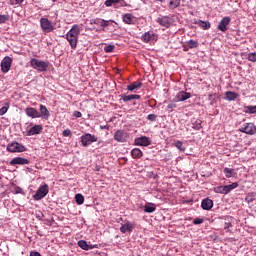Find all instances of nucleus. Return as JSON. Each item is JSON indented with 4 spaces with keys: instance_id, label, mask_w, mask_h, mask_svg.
I'll list each match as a JSON object with an SVG mask.
<instances>
[{
    "instance_id": "obj_14",
    "label": "nucleus",
    "mask_w": 256,
    "mask_h": 256,
    "mask_svg": "<svg viewBox=\"0 0 256 256\" xmlns=\"http://www.w3.org/2000/svg\"><path fill=\"white\" fill-rule=\"evenodd\" d=\"M229 23H231V18L227 16L224 17L218 25V30L222 31V33H225V31H227V26L229 25Z\"/></svg>"
},
{
    "instance_id": "obj_27",
    "label": "nucleus",
    "mask_w": 256,
    "mask_h": 256,
    "mask_svg": "<svg viewBox=\"0 0 256 256\" xmlns=\"http://www.w3.org/2000/svg\"><path fill=\"white\" fill-rule=\"evenodd\" d=\"M131 155L133 159H141V157H143V151H141L139 148H133Z\"/></svg>"
},
{
    "instance_id": "obj_23",
    "label": "nucleus",
    "mask_w": 256,
    "mask_h": 256,
    "mask_svg": "<svg viewBox=\"0 0 256 256\" xmlns=\"http://www.w3.org/2000/svg\"><path fill=\"white\" fill-rule=\"evenodd\" d=\"M142 86H143V83L141 81H136V82H133L130 85H128L127 90L128 91H135L137 89H141Z\"/></svg>"
},
{
    "instance_id": "obj_50",
    "label": "nucleus",
    "mask_w": 256,
    "mask_h": 256,
    "mask_svg": "<svg viewBox=\"0 0 256 256\" xmlns=\"http://www.w3.org/2000/svg\"><path fill=\"white\" fill-rule=\"evenodd\" d=\"M30 256H41V253H39L37 251H32V252H30Z\"/></svg>"
},
{
    "instance_id": "obj_42",
    "label": "nucleus",
    "mask_w": 256,
    "mask_h": 256,
    "mask_svg": "<svg viewBox=\"0 0 256 256\" xmlns=\"http://www.w3.org/2000/svg\"><path fill=\"white\" fill-rule=\"evenodd\" d=\"M7 111H9V106H3V107L0 109V116L5 115V113H7Z\"/></svg>"
},
{
    "instance_id": "obj_49",
    "label": "nucleus",
    "mask_w": 256,
    "mask_h": 256,
    "mask_svg": "<svg viewBox=\"0 0 256 256\" xmlns=\"http://www.w3.org/2000/svg\"><path fill=\"white\" fill-rule=\"evenodd\" d=\"M120 7H131V5H129L128 3H126L125 0H122L121 2H119Z\"/></svg>"
},
{
    "instance_id": "obj_41",
    "label": "nucleus",
    "mask_w": 256,
    "mask_h": 256,
    "mask_svg": "<svg viewBox=\"0 0 256 256\" xmlns=\"http://www.w3.org/2000/svg\"><path fill=\"white\" fill-rule=\"evenodd\" d=\"M174 147H177L179 151H185V149H183V142L181 141L175 142Z\"/></svg>"
},
{
    "instance_id": "obj_16",
    "label": "nucleus",
    "mask_w": 256,
    "mask_h": 256,
    "mask_svg": "<svg viewBox=\"0 0 256 256\" xmlns=\"http://www.w3.org/2000/svg\"><path fill=\"white\" fill-rule=\"evenodd\" d=\"M122 21L126 25H134L135 24V16L131 13H126L122 16Z\"/></svg>"
},
{
    "instance_id": "obj_28",
    "label": "nucleus",
    "mask_w": 256,
    "mask_h": 256,
    "mask_svg": "<svg viewBox=\"0 0 256 256\" xmlns=\"http://www.w3.org/2000/svg\"><path fill=\"white\" fill-rule=\"evenodd\" d=\"M237 97H239V94L233 92V91H227L225 93V99L227 101H235V99H237Z\"/></svg>"
},
{
    "instance_id": "obj_34",
    "label": "nucleus",
    "mask_w": 256,
    "mask_h": 256,
    "mask_svg": "<svg viewBox=\"0 0 256 256\" xmlns=\"http://www.w3.org/2000/svg\"><path fill=\"white\" fill-rule=\"evenodd\" d=\"M121 1H123V0H106L105 2H104V5L106 6V7H113V5H119V3H121Z\"/></svg>"
},
{
    "instance_id": "obj_38",
    "label": "nucleus",
    "mask_w": 256,
    "mask_h": 256,
    "mask_svg": "<svg viewBox=\"0 0 256 256\" xmlns=\"http://www.w3.org/2000/svg\"><path fill=\"white\" fill-rule=\"evenodd\" d=\"M7 21H9V15L0 14V25H3V23H7Z\"/></svg>"
},
{
    "instance_id": "obj_53",
    "label": "nucleus",
    "mask_w": 256,
    "mask_h": 256,
    "mask_svg": "<svg viewBox=\"0 0 256 256\" xmlns=\"http://www.w3.org/2000/svg\"><path fill=\"white\" fill-rule=\"evenodd\" d=\"M167 107H168V109H172V108H173V105H172V104H169Z\"/></svg>"
},
{
    "instance_id": "obj_31",
    "label": "nucleus",
    "mask_w": 256,
    "mask_h": 256,
    "mask_svg": "<svg viewBox=\"0 0 256 256\" xmlns=\"http://www.w3.org/2000/svg\"><path fill=\"white\" fill-rule=\"evenodd\" d=\"M223 173L227 179H231L235 175V170L231 168H224Z\"/></svg>"
},
{
    "instance_id": "obj_48",
    "label": "nucleus",
    "mask_w": 256,
    "mask_h": 256,
    "mask_svg": "<svg viewBox=\"0 0 256 256\" xmlns=\"http://www.w3.org/2000/svg\"><path fill=\"white\" fill-rule=\"evenodd\" d=\"M73 117H76V119H79L80 117H83V114H81L80 111H75V112L73 113Z\"/></svg>"
},
{
    "instance_id": "obj_52",
    "label": "nucleus",
    "mask_w": 256,
    "mask_h": 256,
    "mask_svg": "<svg viewBox=\"0 0 256 256\" xmlns=\"http://www.w3.org/2000/svg\"><path fill=\"white\" fill-rule=\"evenodd\" d=\"M183 51H189V46L184 45V46H183Z\"/></svg>"
},
{
    "instance_id": "obj_47",
    "label": "nucleus",
    "mask_w": 256,
    "mask_h": 256,
    "mask_svg": "<svg viewBox=\"0 0 256 256\" xmlns=\"http://www.w3.org/2000/svg\"><path fill=\"white\" fill-rule=\"evenodd\" d=\"M246 201L247 203H253V201H255V197H253L252 195H247L246 196Z\"/></svg>"
},
{
    "instance_id": "obj_1",
    "label": "nucleus",
    "mask_w": 256,
    "mask_h": 256,
    "mask_svg": "<svg viewBox=\"0 0 256 256\" xmlns=\"http://www.w3.org/2000/svg\"><path fill=\"white\" fill-rule=\"evenodd\" d=\"M83 31V26L74 24L71 29L67 32L65 39L68 41L71 49H77V44L79 43V35Z\"/></svg>"
},
{
    "instance_id": "obj_51",
    "label": "nucleus",
    "mask_w": 256,
    "mask_h": 256,
    "mask_svg": "<svg viewBox=\"0 0 256 256\" xmlns=\"http://www.w3.org/2000/svg\"><path fill=\"white\" fill-rule=\"evenodd\" d=\"M193 129H196V131H199V129H201V124H200V123L195 124V125L193 126Z\"/></svg>"
},
{
    "instance_id": "obj_36",
    "label": "nucleus",
    "mask_w": 256,
    "mask_h": 256,
    "mask_svg": "<svg viewBox=\"0 0 256 256\" xmlns=\"http://www.w3.org/2000/svg\"><path fill=\"white\" fill-rule=\"evenodd\" d=\"M75 200L77 205H83V203H85V197H83V194H76Z\"/></svg>"
},
{
    "instance_id": "obj_10",
    "label": "nucleus",
    "mask_w": 256,
    "mask_h": 256,
    "mask_svg": "<svg viewBox=\"0 0 256 256\" xmlns=\"http://www.w3.org/2000/svg\"><path fill=\"white\" fill-rule=\"evenodd\" d=\"M12 63H13V59L11 57L9 56L4 57V59L1 62L2 73H9Z\"/></svg>"
},
{
    "instance_id": "obj_54",
    "label": "nucleus",
    "mask_w": 256,
    "mask_h": 256,
    "mask_svg": "<svg viewBox=\"0 0 256 256\" xmlns=\"http://www.w3.org/2000/svg\"><path fill=\"white\" fill-rule=\"evenodd\" d=\"M159 1L160 3H165V0H156Z\"/></svg>"
},
{
    "instance_id": "obj_40",
    "label": "nucleus",
    "mask_w": 256,
    "mask_h": 256,
    "mask_svg": "<svg viewBox=\"0 0 256 256\" xmlns=\"http://www.w3.org/2000/svg\"><path fill=\"white\" fill-rule=\"evenodd\" d=\"M113 49H115V45H108L104 48L105 53H113Z\"/></svg>"
},
{
    "instance_id": "obj_18",
    "label": "nucleus",
    "mask_w": 256,
    "mask_h": 256,
    "mask_svg": "<svg viewBox=\"0 0 256 256\" xmlns=\"http://www.w3.org/2000/svg\"><path fill=\"white\" fill-rule=\"evenodd\" d=\"M135 229V225L131 222H126L125 224H122L120 227L121 233H131Z\"/></svg>"
},
{
    "instance_id": "obj_46",
    "label": "nucleus",
    "mask_w": 256,
    "mask_h": 256,
    "mask_svg": "<svg viewBox=\"0 0 256 256\" xmlns=\"http://www.w3.org/2000/svg\"><path fill=\"white\" fill-rule=\"evenodd\" d=\"M63 137H71V130L66 129L62 132Z\"/></svg>"
},
{
    "instance_id": "obj_24",
    "label": "nucleus",
    "mask_w": 256,
    "mask_h": 256,
    "mask_svg": "<svg viewBox=\"0 0 256 256\" xmlns=\"http://www.w3.org/2000/svg\"><path fill=\"white\" fill-rule=\"evenodd\" d=\"M121 99L124 103H127V101H132L133 99H141V96L138 94L121 95Z\"/></svg>"
},
{
    "instance_id": "obj_5",
    "label": "nucleus",
    "mask_w": 256,
    "mask_h": 256,
    "mask_svg": "<svg viewBox=\"0 0 256 256\" xmlns=\"http://www.w3.org/2000/svg\"><path fill=\"white\" fill-rule=\"evenodd\" d=\"M40 27L44 33H53V31H55V26H53V23L47 18L40 19Z\"/></svg>"
},
{
    "instance_id": "obj_37",
    "label": "nucleus",
    "mask_w": 256,
    "mask_h": 256,
    "mask_svg": "<svg viewBox=\"0 0 256 256\" xmlns=\"http://www.w3.org/2000/svg\"><path fill=\"white\" fill-rule=\"evenodd\" d=\"M187 45H188L189 49H197V47H199V42L195 41V40H189L187 42Z\"/></svg>"
},
{
    "instance_id": "obj_39",
    "label": "nucleus",
    "mask_w": 256,
    "mask_h": 256,
    "mask_svg": "<svg viewBox=\"0 0 256 256\" xmlns=\"http://www.w3.org/2000/svg\"><path fill=\"white\" fill-rule=\"evenodd\" d=\"M248 61L252 63H256V52H252L248 54Z\"/></svg>"
},
{
    "instance_id": "obj_2",
    "label": "nucleus",
    "mask_w": 256,
    "mask_h": 256,
    "mask_svg": "<svg viewBox=\"0 0 256 256\" xmlns=\"http://www.w3.org/2000/svg\"><path fill=\"white\" fill-rule=\"evenodd\" d=\"M30 67L36 71H39L40 73H44L47 71V69H49V62H45L37 58H32L30 59Z\"/></svg>"
},
{
    "instance_id": "obj_20",
    "label": "nucleus",
    "mask_w": 256,
    "mask_h": 256,
    "mask_svg": "<svg viewBox=\"0 0 256 256\" xmlns=\"http://www.w3.org/2000/svg\"><path fill=\"white\" fill-rule=\"evenodd\" d=\"M187 99H191V93H189V92L180 91L176 95V101H178V102L187 101Z\"/></svg>"
},
{
    "instance_id": "obj_44",
    "label": "nucleus",
    "mask_w": 256,
    "mask_h": 256,
    "mask_svg": "<svg viewBox=\"0 0 256 256\" xmlns=\"http://www.w3.org/2000/svg\"><path fill=\"white\" fill-rule=\"evenodd\" d=\"M203 223V218H196L193 220V225H201Z\"/></svg>"
},
{
    "instance_id": "obj_12",
    "label": "nucleus",
    "mask_w": 256,
    "mask_h": 256,
    "mask_svg": "<svg viewBox=\"0 0 256 256\" xmlns=\"http://www.w3.org/2000/svg\"><path fill=\"white\" fill-rule=\"evenodd\" d=\"M156 21L161 25V27H165V29H169V27H171V18L169 16L157 18Z\"/></svg>"
},
{
    "instance_id": "obj_19",
    "label": "nucleus",
    "mask_w": 256,
    "mask_h": 256,
    "mask_svg": "<svg viewBox=\"0 0 256 256\" xmlns=\"http://www.w3.org/2000/svg\"><path fill=\"white\" fill-rule=\"evenodd\" d=\"M201 207L202 209H204V211H211V209H213V200L209 198L203 199L201 203Z\"/></svg>"
},
{
    "instance_id": "obj_9",
    "label": "nucleus",
    "mask_w": 256,
    "mask_h": 256,
    "mask_svg": "<svg viewBox=\"0 0 256 256\" xmlns=\"http://www.w3.org/2000/svg\"><path fill=\"white\" fill-rule=\"evenodd\" d=\"M134 145L138 147H149V145H151V139L147 136L135 138Z\"/></svg>"
},
{
    "instance_id": "obj_15",
    "label": "nucleus",
    "mask_w": 256,
    "mask_h": 256,
    "mask_svg": "<svg viewBox=\"0 0 256 256\" xmlns=\"http://www.w3.org/2000/svg\"><path fill=\"white\" fill-rule=\"evenodd\" d=\"M10 165H29V160L23 157H15L10 161Z\"/></svg>"
},
{
    "instance_id": "obj_7",
    "label": "nucleus",
    "mask_w": 256,
    "mask_h": 256,
    "mask_svg": "<svg viewBox=\"0 0 256 256\" xmlns=\"http://www.w3.org/2000/svg\"><path fill=\"white\" fill-rule=\"evenodd\" d=\"M95 142H97V138L95 135L87 133V134L81 136V143H82L83 147H89V145H91V143H95Z\"/></svg>"
},
{
    "instance_id": "obj_55",
    "label": "nucleus",
    "mask_w": 256,
    "mask_h": 256,
    "mask_svg": "<svg viewBox=\"0 0 256 256\" xmlns=\"http://www.w3.org/2000/svg\"><path fill=\"white\" fill-rule=\"evenodd\" d=\"M53 1V3H55V1H57V0H52Z\"/></svg>"
},
{
    "instance_id": "obj_45",
    "label": "nucleus",
    "mask_w": 256,
    "mask_h": 256,
    "mask_svg": "<svg viewBox=\"0 0 256 256\" xmlns=\"http://www.w3.org/2000/svg\"><path fill=\"white\" fill-rule=\"evenodd\" d=\"M25 0H10V5H19L23 3Z\"/></svg>"
},
{
    "instance_id": "obj_8",
    "label": "nucleus",
    "mask_w": 256,
    "mask_h": 256,
    "mask_svg": "<svg viewBox=\"0 0 256 256\" xmlns=\"http://www.w3.org/2000/svg\"><path fill=\"white\" fill-rule=\"evenodd\" d=\"M127 139H129V133L123 130H117L114 133V141H117L118 143H126Z\"/></svg>"
},
{
    "instance_id": "obj_6",
    "label": "nucleus",
    "mask_w": 256,
    "mask_h": 256,
    "mask_svg": "<svg viewBox=\"0 0 256 256\" xmlns=\"http://www.w3.org/2000/svg\"><path fill=\"white\" fill-rule=\"evenodd\" d=\"M241 133H246V135H255L256 126L253 123H245L242 127L239 128Z\"/></svg>"
},
{
    "instance_id": "obj_30",
    "label": "nucleus",
    "mask_w": 256,
    "mask_h": 256,
    "mask_svg": "<svg viewBox=\"0 0 256 256\" xmlns=\"http://www.w3.org/2000/svg\"><path fill=\"white\" fill-rule=\"evenodd\" d=\"M181 5V0H170L168 4V9L174 10Z\"/></svg>"
},
{
    "instance_id": "obj_33",
    "label": "nucleus",
    "mask_w": 256,
    "mask_h": 256,
    "mask_svg": "<svg viewBox=\"0 0 256 256\" xmlns=\"http://www.w3.org/2000/svg\"><path fill=\"white\" fill-rule=\"evenodd\" d=\"M214 193H220V195H227L226 186H218L214 188Z\"/></svg>"
},
{
    "instance_id": "obj_43",
    "label": "nucleus",
    "mask_w": 256,
    "mask_h": 256,
    "mask_svg": "<svg viewBox=\"0 0 256 256\" xmlns=\"http://www.w3.org/2000/svg\"><path fill=\"white\" fill-rule=\"evenodd\" d=\"M147 119H148V121H156V120H157V115H155V114H149V115L147 116Z\"/></svg>"
},
{
    "instance_id": "obj_35",
    "label": "nucleus",
    "mask_w": 256,
    "mask_h": 256,
    "mask_svg": "<svg viewBox=\"0 0 256 256\" xmlns=\"http://www.w3.org/2000/svg\"><path fill=\"white\" fill-rule=\"evenodd\" d=\"M244 113H249L250 115L255 114L256 113V105L255 106H245Z\"/></svg>"
},
{
    "instance_id": "obj_26",
    "label": "nucleus",
    "mask_w": 256,
    "mask_h": 256,
    "mask_svg": "<svg viewBox=\"0 0 256 256\" xmlns=\"http://www.w3.org/2000/svg\"><path fill=\"white\" fill-rule=\"evenodd\" d=\"M94 25H100V27H109V21L101 18H96L92 21Z\"/></svg>"
},
{
    "instance_id": "obj_21",
    "label": "nucleus",
    "mask_w": 256,
    "mask_h": 256,
    "mask_svg": "<svg viewBox=\"0 0 256 256\" xmlns=\"http://www.w3.org/2000/svg\"><path fill=\"white\" fill-rule=\"evenodd\" d=\"M194 24L198 25L199 27H201V29H204L205 31H207V29H211V22L209 21L196 20Z\"/></svg>"
},
{
    "instance_id": "obj_4",
    "label": "nucleus",
    "mask_w": 256,
    "mask_h": 256,
    "mask_svg": "<svg viewBox=\"0 0 256 256\" xmlns=\"http://www.w3.org/2000/svg\"><path fill=\"white\" fill-rule=\"evenodd\" d=\"M27 149L18 142H11L7 145L6 151L9 153H24Z\"/></svg>"
},
{
    "instance_id": "obj_11",
    "label": "nucleus",
    "mask_w": 256,
    "mask_h": 256,
    "mask_svg": "<svg viewBox=\"0 0 256 256\" xmlns=\"http://www.w3.org/2000/svg\"><path fill=\"white\" fill-rule=\"evenodd\" d=\"M141 41H143V43H149L150 41H157V35H155L153 31L145 32L141 36Z\"/></svg>"
},
{
    "instance_id": "obj_17",
    "label": "nucleus",
    "mask_w": 256,
    "mask_h": 256,
    "mask_svg": "<svg viewBox=\"0 0 256 256\" xmlns=\"http://www.w3.org/2000/svg\"><path fill=\"white\" fill-rule=\"evenodd\" d=\"M41 131H43V126L35 125L28 130L27 135H28V137H31L33 135H39V133H41Z\"/></svg>"
},
{
    "instance_id": "obj_32",
    "label": "nucleus",
    "mask_w": 256,
    "mask_h": 256,
    "mask_svg": "<svg viewBox=\"0 0 256 256\" xmlns=\"http://www.w3.org/2000/svg\"><path fill=\"white\" fill-rule=\"evenodd\" d=\"M226 186V193L229 195L233 191V189H237L239 187V183L233 182L232 184L225 185Z\"/></svg>"
},
{
    "instance_id": "obj_3",
    "label": "nucleus",
    "mask_w": 256,
    "mask_h": 256,
    "mask_svg": "<svg viewBox=\"0 0 256 256\" xmlns=\"http://www.w3.org/2000/svg\"><path fill=\"white\" fill-rule=\"evenodd\" d=\"M48 193H49V185L47 184L41 185L36 191V193L33 195V199L35 201H41V199H43L44 197H47Z\"/></svg>"
},
{
    "instance_id": "obj_13",
    "label": "nucleus",
    "mask_w": 256,
    "mask_h": 256,
    "mask_svg": "<svg viewBox=\"0 0 256 256\" xmlns=\"http://www.w3.org/2000/svg\"><path fill=\"white\" fill-rule=\"evenodd\" d=\"M25 113L28 117H31L32 119H39V117H41V113H39V111H37V109L33 107L26 108Z\"/></svg>"
},
{
    "instance_id": "obj_22",
    "label": "nucleus",
    "mask_w": 256,
    "mask_h": 256,
    "mask_svg": "<svg viewBox=\"0 0 256 256\" xmlns=\"http://www.w3.org/2000/svg\"><path fill=\"white\" fill-rule=\"evenodd\" d=\"M50 115L51 114L49 113L47 106L41 104L40 105V117H42V119H49Z\"/></svg>"
},
{
    "instance_id": "obj_29",
    "label": "nucleus",
    "mask_w": 256,
    "mask_h": 256,
    "mask_svg": "<svg viewBox=\"0 0 256 256\" xmlns=\"http://www.w3.org/2000/svg\"><path fill=\"white\" fill-rule=\"evenodd\" d=\"M156 209H157V206L155 204L149 203L144 206V213H154Z\"/></svg>"
},
{
    "instance_id": "obj_25",
    "label": "nucleus",
    "mask_w": 256,
    "mask_h": 256,
    "mask_svg": "<svg viewBox=\"0 0 256 256\" xmlns=\"http://www.w3.org/2000/svg\"><path fill=\"white\" fill-rule=\"evenodd\" d=\"M78 247H80V249H83L84 251H89L90 249H95L94 246L87 244V241H85V240L78 241Z\"/></svg>"
}]
</instances>
